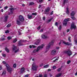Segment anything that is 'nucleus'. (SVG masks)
Returning <instances> with one entry per match:
<instances>
[{
	"label": "nucleus",
	"instance_id": "nucleus-16",
	"mask_svg": "<svg viewBox=\"0 0 77 77\" xmlns=\"http://www.w3.org/2000/svg\"><path fill=\"white\" fill-rule=\"evenodd\" d=\"M5 36L4 35H3L1 37V39L2 40V41H5V40H6V38H5Z\"/></svg>",
	"mask_w": 77,
	"mask_h": 77
},
{
	"label": "nucleus",
	"instance_id": "nucleus-51",
	"mask_svg": "<svg viewBox=\"0 0 77 77\" xmlns=\"http://www.w3.org/2000/svg\"><path fill=\"white\" fill-rule=\"evenodd\" d=\"M29 77V75L28 74L26 75L25 76V77Z\"/></svg>",
	"mask_w": 77,
	"mask_h": 77
},
{
	"label": "nucleus",
	"instance_id": "nucleus-7",
	"mask_svg": "<svg viewBox=\"0 0 77 77\" xmlns=\"http://www.w3.org/2000/svg\"><path fill=\"white\" fill-rule=\"evenodd\" d=\"M27 40H20V41L19 42L18 44L20 46H21V45H22L21 42H26Z\"/></svg>",
	"mask_w": 77,
	"mask_h": 77
},
{
	"label": "nucleus",
	"instance_id": "nucleus-57",
	"mask_svg": "<svg viewBox=\"0 0 77 77\" xmlns=\"http://www.w3.org/2000/svg\"><path fill=\"white\" fill-rule=\"evenodd\" d=\"M43 30H44L43 29H41L40 31V32H43Z\"/></svg>",
	"mask_w": 77,
	"mask_h": 77
},
{
	"label": "nucleus",
	"instance_id": "nucleus-47",
	"mask_svg": "<svg viewBox=\"0 0 77 77\" xmlns=\"http://www.w3.org/2000/svg\"><path fill=\"white\" fill-rule=\"evenodd\" d=\"M43 75H42L40 74L39 75V77H42Z\"/></svg>",
	"mask_w": 77,
	"mask_h": 77
},
{
	"label": "nucleus",
	"instance_id": "nucleus-3",
	"mask_svg": "<svg viewBox=\"0 0 77 77\" xmlns=\"http://www.w3.org/2000/svg\"><path fill=\"white\" fill-rule=\"evenodd\" d=\"M65 53H66V54H67V55L69 56H70L72 54V51H71L70 49L68 51H66Z\"/></svg>",
	"mask_w": 77,
	"mask_h": 77
},
{
	"label": "nucleus",
	"instance_id": "nucleus-50",
	"mask_svg": "<svg viewBox=\"0 0 77 77\" xmlns=\"http://www.w3.org/2000/svg\"><path fill=\"white\" fill-rule=\"evenodd\" d=\"M44 77H47V74L44 75Z\"/></svg>",
	"mask_w": 77,
	"mask_h": 77
},
{
	"label": "nucleus",
	"instance_id": "nucleus-62",
	"mask_svg": "<svg viewBox=\"0 0 77 77\" xmlns=\"http://www.w3.org/2000/svg\"><path fill=\"white\" fill-rule=\"evenodd\" d=\"M32 48H36V46H34V45H32Z\"/></svg>",
	"mask_w": 77,
	"mask_h": 77
},
{
	"label": "nucleus",
	"instance_id": "nucleus-11",
	"mask_svg": "<svg viewBox=\"0 0 77 77\" xmlns=\"http://www.w3.org/2000/svg\"><path fill=\"white\" fill-rule=\"evenodd\" d=\"M41 37L42 39H47V38H48V37H47V36L45 35L44 34H42Z\"/></svg>",
	"mask_w": 77,
	"mask_h": 77
},
{
	"label": "nucleus",
	"instance_id": "nucleus-60",
	"mask_svg": "<svg viewBox=\"0 0 77 77\" xmlns=\"http://www.w3.org/2000/svg\"><path fill=\"white\" fill-rule=\"evenodd\" d=\"M43 0H39V2H41V3H42V1Z\"/></svg>",
	"mask_w": 77,
	"mask_h": 77
},
{
	"label": "nucleus",
	"instance_id": "nucleus-15",
	"mask_svg": "<svg viewBox=\"0 0 77 77\" xmlns=\"http://www.w3.org/2000/svg\"><path fill=\"white\" fill-rule=\"evenodd\" d=\"M51 46L50 45H48L46 47V51H48L49 50V49L50 48Z\"/></svg>",
	"mask_w": 77,
	"mask_h": 77
},
{
	"label": "nucleus",
	"instance_id": "nucleus-13",
	"mask_svg": "<svg viewBox=\"0 0 77 77\" xmlns=\"http://www.w3.org/2000/svg\"><path fill=\"white\" fill-rule=\"evenodd\" d=\"M24 70H25L24 68L22 67L21 68V69L20 70L21 73H23V72H24Z\"/></svg>",
	"mask_w": 77,
	"mask_h": 77
},
{
	"label": "nucleus",
	"instance_id": "nucleus-28",
	"mask_svg": "<svg viewBox=\"0 0 77 77\" xmlns=\"http://www.w3.org/2000/svg\"><path fill=\"white\" fill-rule=\"evenodd\" d=\"M67 24V22L64 21L63 23V26H66Z\"/></svg>",
	"mask_w": 77,
	"mask_h": 77
},
{
	"label": "nucleus",
	"instance_id": "nucleus-45",
	"mask_svg": "<svg viewBox=\"0 0 77 77\" xmlns=\"http://www.w3.org/2000/svg\"><path fill=\"white\" fill-rule=\"evenodd\" d=\"M75 45H77V40H75Z\"/></svg>",
	"mask_w": 77,
	"mask_h": 77
},
{
	"label": "nucleus",
	"instance_id": "nucleus-30",
	"mask_svg": "<svg viewBox=\"0 0 77 77\" xmlns=\"http://www.w3.org/2000/svg\"><path fill=\"white\" fill-rule=\"evenodd\" d=\"M61 75H62V73H59V74H58V75H57L56 76V77H60V76H61Z\"/></svg>",
	"mask_w": 77,
	"mask_h": 77
},
{
	"label": "nucleus",
	"instance_id": "nucleus-29",
	"mask_svg": "<svg viewBox=\"0 0 77 77\" xmlns=\"http://www.w3.org/2000/svg\"><path fill=\"white\" fill-rule=\"evenodd\" d=\"M53 18H52L51 19H49V20H48L47 21V23H49V22H50V21H51V20H52V19H53Z\"/></svg>",
	"mask_w": 77,
	"mask_h": 77
},
{
	"label": "nucleus",
	"instance_id": "nucleus-26",
	"mask_svg": "<svg viewBox=\"0 0 77 77\" xmlns=\"http://www.w3.org/2000/svg\"><path fill=\"white\" fill-rule=\"evenodd\" d=\"M66 13L67 14H69V10L68 9V8H66Z\"/></svg>",
	"mask_w": 77,
	"mask_h": 77
},
{
	"label": "nucleus",
	"instance_id": "nucleus-8",
	"mask_svg": "<svg viewBox=\"0 0 77 77\" xmlns=\"http://www.w3.org/2000/svg\"><path fill=\"white\" fill-rule=\"evenodd\" d=\"M76 29V26L74 25V23L73 22L72 23L71 27V29Z\"/></svg>",
	"mask_w": 77,
	"mask_h": 77
},
{
	"label": "nucleus",
	"instance_id": "nucleus-9",
	"mask_svg": "<svg viewBox=\"0 0 77 77\" xmlns=\"http://www.w3.org/2000/svg\"><path fill=\"white\" fill-rule=\"evenodd\" d=\"M9 9L10 11V12L9 13L8 15H9L11 14H12V13H13V11H14V9L13 8H9Z\"/></svg>",
	"mask_w": 77,
	"mask_h": 77
},
{
	"label": "nucleus",
	"instance_id": "nucleus-5",
	"mask_svg": "<svg viewBox=\"0 0 77 77\" xmlns=\"http://www.w3.org/2000/svg\"><path fill=\"white\" fill-rule=\"evenodd\" d=\"M57 51L56 49H54L51 51V54L53 56H55L56 54Z\"/></svg>",
	"mask_w": 77,
	"mask_h": 77
},
{
	"label": "nucleus",
	"instance_id": "nucleus-23",
	"mask_svg": "<svg viewBox=\"0 0 77 77\" xmlns=\"http://www.w3.org/2000/svg\"><path fill=\"white\" fill-rule=\"evenodd\" d=\"M71 15V16H74V15H75V13H74V11H72Z\"/></svg>",
	"mask_w": 77,
	"mask_h": 77
},
{
	"label": "nucleus",
	"instance_id": "nucleus-40",
	"mask_svg": "<svg viewBox=\"0 0 77 77\" xmlns=\"http://www.w3.org/2000/svg\"><path fill=\"white\" fill-rule=\"evenodd\" d=\"M61 29H62V27H61V25H60L58 28V29L60 30H61Z\"/></svg>",
	"mask_w": 77,
	"mask_h": 77
},
{
	"label": "nucleus",
	"instance_id": "nucleus-24",
	"mask_svg": "<svg viewBox=\"0 0 77 77\" xmlns=\"http://www.w3.org/2000/svg\"><path fill=\"white\" fill-rule=\"evenodd\" d=\"M66 45H72V43H69V42H66Z\"/></svg>",
	"mask_w": 77,
	"mask_h": 77
},
{
	"label": "nucleus",
	"instance_id": "nucleus-54",
	"mask_svg": "<svg viewBox=\"0 0 77 77\" xmlns=\"http://www.w3.org/2000/svg\"><path fill=\"white\" fill-rule=\"evenodd\" d=\"M43 20H45V17H44L43 18Z\"/></svg>",
	"mask_w": 77,
	"mask_h": 77
},
{
	"label": "nucleus",
	"instance_id": "nucleus-18",
	"mask_svg": "<svg viewBox=\"0 0 77 77\" xmlns=\"http://www.w3.org/2000/svg\"><path fill=\"white\" fill-rule=\"evenodd\" d=\"M17 24L18 25H21V23L20 22V21L17 20Z\"/></svg>",
	"mask_w": 77,
	"mask_h": 77
},
{
	"label": "nucleus",
	"instance_id": "nucleus-39",
	"mask_svg": "<svg viewBox=\"0 0 77 77\" xmlns=\"http://www.w3.org/2000/svg\"><path fill=\"white\" fill-rule=\"evenodd\" d=\"M11 25L10 24H8L7 26V27H11Z\"/></svg>",
	"mask_w": 77,
	"mask_h": 77
},
{
	"label": "nucleus",
	"instance_id": "nucleus-46",
	"mask_svg": "<svg viewBox=\"0 0 77 77\" xmlns=\"http://www.w3.org/2000/svg\"><path fill=\"white\" fill-rule=\"evenodd\" d=\"M70 62H71V60L68 61L67 62V64H69V63H70Z\"/></svg>",
	"mask_w": 77,
	"mask_h": 77
},
{
	"label": "nucleus",
	"instance_id": "nucleus-1",
	"mask_svg": "<svg viewBox=\"0 0 77 77\" xmlns=\"http://www.w3.org/2000/svg\"><path fill=\"white\" fill-rule=\"evenodd\" d=\"M45 46V45L44 44H43L42 45L40 46H38L37 48V49H35L33 51V53H36V52H38L40 50H42L44 48V47Z\"/></svg>",
	"mask_w": 77,
	"mask_h": 77
},
{
	"label": "nucleus",
	"instance_id": "nucleus-6",
	"mask_svg": "<svg viewBox=\"0 0 77 77\" xmlns=\"http://www.w3.org/2000/svg\"><path fill=\"white\" fill-rule=\"evenodd\" d=\"M12 49L13 51H15L14 53H17L18 51V49L17 50V47H15L14 45H13Z\"/></svg>",
	"mask_w": 77,
	"mask_h": 77
},
{
	"label": "nucleus",
	"instance_id": "nucleus-52",
	"mask_svg": "<svg viewBox=\"0 0 77 77\" xmlns=\"http://www.w3.org/2000/svg\"><path fill=\"white\" fill-rule=\"evenodd\" d=\"M61 70V68H59L58 69V71H60Z\"/></svg>",
	"mask_w": 77,
	"mask_h": 77
},
{
	"label": "nucleus",
	"instance_id": "nucleus-36",
	"mask_svg": "<svg viewBox=\"0 0 77 77\" xmlns=\"http://www.w3.org/2000/svg\"><path fill=\"white\" fill-rule=\"evenodd\" d=\"M7 38L8 39L10 40V39H12V37L11 36H8L7 37Z\"/></svg>",
	"mask_w": 77,
	"mask_h": 77
},
{
	"label": "nucleus",
	"instance_id": "nucleus-43",
	"mask_svg": "<svg viewBox=\"0 0 77 77\" xmlns=\"http://www.w3.org/2000/svg\"><path fill=\"white\" fill-rule=\"evenodd\" d=\"M5 33H9V30H7L5 32Z\"/></svg>",
	"mask_w": 77,
	"mask_h": 77
},
{
	"label": "nucleus",
	"instance_id": "nucleus-49",
	"mask_svg": "<svg viewBox=\"0 0 77 77\" xmlns=\"http://www.w3.org/2000/svg\"><path fill=\"white\" fill-rule=\"evenodd\" d=\"M58 24L57 23V22H56L55 24V26H57Z\"/></svg>",
	"mask_w": 77,
	"mask_h": 77
},
{
	"label": "nucleus",
	"instance_id": "nucleus-12",
	"mask_svg": "<svg viewBox=\"0 0 77 77\" xmlns=\"http://www.w3.org/2000/svg\"><path fill=\"white\" fill-rule=\"evenodd\" d=\"M40 41L41 40H40V39H37L36 42H35V44L37 45H39V42H40Z\"/></svg>",
	"mask_w": 77,
	"mask_h": 77
},
{
	"label": "nucleus",
	"instance_id": "nucleus-63",
	"mask_svg": "<svg viewBox=\"0 0 77 77\" xmlns=\"http://www.w3.org/2000/svg\"><path fill=\"white\" fill-rule=\"evenodd\" d=\"M43 65V64L42 63L40 65V66H42Z\"/></svg>",
	"mask_w": 77,
	"mask_h": 77
},
{
	"label": "nucleus",
	"instance_id": "nucleus-22",
	"mask_svg": "<svg viewBox=\"0 0 77 77\" xmlns=\"http://www.w3.org/2000/svg\"><path fill=\"white\" fill-rule=\"evenodd\" d=\"M68 3V0H64L63 4L65 5V3Z\"/></svg>",
	"mask_w": 77,
	"mask_h": 77
},
{
	"label": "nucleus",
	"instance_id": "nucleus-32",
	"mask_svg": "<svg viewBox=\"0 0 77 77\" xmlns=\"http://www.w3.org/2000/svg\"><path fill=\"white\" fill-rule=\"evenodd\" d=\"M32 15H35V16H36V15H37V13H32Z\"/></svg>",
	"mask_w": 77,
	"mask_h": 77
},
{
	"label": "nucleus",
	"instance_id": "nucleus-4",
	"mask_svg": "<svg viewBox=\"0 0 77 77\" xmlns=\"http://www.w3.org/2000/svg\"><path fill=\"white\" fill-rule=\"evenodd\" d=\"M19 20L21 22H23L24 21V18L21 15H20L19 17Z\"/></svg>",
	"mask_w": 77,
	"mask_h": 77
},
{
	"label": "nucleus",
	"instance_id": "nucleus-59",
	"mask_svg": "<svg viewBox=\"0 0 77 77\" xmlns=\"http://www.w3.org/2000/svg\"><path fill=\"white\" fill-rule=\"evenodd\" d=\"M49 75L50 77H52V76H53V75H52L51 74H49Z\"/></svg>",
	"mask_w": 77,
	"mask_h": 77
},
{
	"label": "nucleus",
	"instance_id": "nucleus-55",
	"mask_svg": "<svg viewBox=\"0 0 77 77\" xmlns=\"http://www.w3.org/2000/svg\"><path fill=\"white\" fill-rule=\"evenodd\" d=\"M2 56L3 57H5V56H6V54H2Z\"/></svg>",
	"mask_w": 77,
	"mask_h": 77
},
{
	"label": "nucleus",
	"instance_id": "nucleus-2",
	"mask_svg": "<svg viewBox=\"0 0 77 77\" xmlns=\"http://www.w3.org/2000/svg\"><path fill=\"white\" fill-rule=\"evenodd\" d=\"M36 65L35 62H34L33 64L32 65V69L34 71L36 70Z\"/></svg>",
	"mask_w": 77,
	"mask_h": 77
},
{
	"label": "nucleus",
	"instance_id": "nucleus-19",
	"mask_svg": "<svg viewBox=\"0 0 77 77\" xmlns=\"http://www.w3.org/2000/svg\"><path fill=\"white\" fill-rule=\"evenodd\" d=\"M17 41H18L17 38H15V39H14V40L13 41V43H15V42H16Z\"/></svg>",
	"mask_w": 77,
	"mask_h": 77
},
{
	"label": "nucleus",
	"instance_id": "nucleus-35",
	"mask_svg": "<svg viewBox=\"0 0 77 77\" xmlns=\"http://www.w3.org/2000/svg\"><path fill=\"white\" fill-rule=\"evenodd\" d=\"M8 6H6V7H5L4 8V10H6V9H8Z\"/></svg>",
	"mask_w": 77,
	"mask_h": 77
},
{
	"label": "nucleus",
	"instance_id": "nucleus-14",
	"mask_svg": "<svg viewBox=\"0 0 77 77\" xmlns=\"http://www.w3.org/2000/svg\"><path fill=\"white\" fill-rule=\"evenodd\" d=\"M50 8L48 7L45 10V12H49L50 10Z\"/></svg>",
	"mask_w": 77,
	"mask_h": 77
},
{
	"label": "nucleus",
	"instance_id": "nucleus-27",
	"mask_svg": "<svg viewBox=\"0 0 77 77\" xmlns=\"http://www.w3.org/2000/svg\"><path fill=\"white\" fill-rule=\"evenodd\" d=\"M5 50L7 53H9V50L7 48H5Z\"/></svg>",
	"mask_w": 77,
	"mask_h": 77
},
{
	"label": "nucleus",
	"instance_id": "nucleus-10",
	"mask_svg": "<svg viewBox=\"0 0 77 77\" xmlns=\"http://www.w3.org/2000/svg\"><path fill=\"white\" fill-rule=\"evenodd\" d=\"M7 69L8 71L9 72H10V73H11V72H12V68H11V67L7 68Z\"/></svg>",
	"mask_w": 77,
	"mask_h": 77
},
{
	"label": "nucleus",
	"instance_id": "nucleus-38",
	"mask_svg": "<svg viewBox=\"0 0 77 77\" xmlns=\"http://www.w3.org/2000/svg\"><path fill=\"white\" fill-rule=\"evenodd\" d=\"M71 18H72V20H75V18L74 17H71Z\"/></svg>",
	"mask_w": 77,
	"mask_h": 77
},
{
	"label": "nucleus",
	"instance_id": "nucleus-34",
	"mask_svg": "<svg viewBox=\"0 0 77 77\" xmlns=\"http://www.w3.org/2000/svg\"><path fill=\"white\" fill-rule=\"evenodd\" d=\"M68 39L69 40V42H71V37H69L68 38Z\"/></svg>",
	"mask_w": 77,
	"mask_h": 77
},
{
	"label": "nucleus",
	"instance_id": "nucleus-17",
	"mask_svg": "<svg viewBox=\"0 0 77 77\" xmlns=\"http://www.w3.org/2000/svg\"><path fill=\"white\" fill-rule=\"evenodd\" d=\"M9 17L8 16H7L5 17V18L4 21L5 22H6L8 20V18Z\"/></svg>",
	"mask_w": 77,
	"mask_h": 77
},
{
	"label": "nucleus",
	"instance_id": "nucleus-44",
	"mask_svg": "<svg viewBox=\"0 0 77 77\" xmlns=\"http://www.w3.org/2000/svg\"><path fill=\"white\" fill-rule=\"evenodd\" d=\"M6 74V71H4L2 73V74H4V75H5V74Z\"/></svg>",
	"mask_w": 77,
	"mask_h": 77
},
{
	"label": "nucleus",
	"instance_id": "nucleus-42",
	"mask_svg": "<svg viewBox=\"0 0 77 77\" xmlns=\"http://www.w3.org/2000/svg\"><path fill=\"white\" fill-rule=\"evenodd\" d=\"M16 66H17V65L16 64H14L13 65L14 68H16Z\"/></svg>",
	"mask_w": 77,
	"mask_h": 77
},
{
	"label": "nucleus",
	"instance_id": "nucleus-25",
	"mask_svg": "<svg viewBox=\"0 0 77 77\" xmlns=\"http://www.w3.org/2000/svg\"><path fill=\"white\" fill-rule=\"evenodd\" d=\"M69 21V18L66 19L64 20V22H67V21Z\"/></svg>",
	"mask_w": 77,
	"mask_h": 77
},
{
	"label": "nucleus",
	"instance_id": "nucleus-41",
	"mask_svg": "<svg viewBox=\"0 0 77 77\" xmlns=\"http://www.w3.org/2000/svg\"><path fill=\"white\" fill-rule=\"evenodd\" d=\"M58 59H59V57H58L55 60L53 61V62H55V61H56V60H58Z\"/></svg>",
	"mask_w": 77,
	"mask_h": 77
},
{
	"label": "nucleus",
	"instance_id": "nucleus-53",
	"mask_svg": "<svg viewBox=\"0 0 77 77\" xmlns=\"http://www.w3.org/2000/svg\"><path fill=\"white\" fill-rule=\"evenodd\" d=\"M53 11H52V12L51 13V15H53Z\"/></svg>",
	"mask_w": 77,
	"mask_h": 77
},
{
	"label": "nucleus",
	"instance_id": "nucleus-48",
	"mask_svg": "<svg viewBox=\"0 0 77 77\" xmlns=\"http://www.w3.org/2000/svg\"><path fill=\"white\" fill-rule=\"evenodd\" d=\"M53 69H56V67L55 66H54L53 67Z\"/></svg>",
	"mask_w": 77,
	"mask_h": 77
},
{
	"label": "nucleus",
	"instance_id": "nucleus-61",
	"mask_svg": "<svg viewBox=\"0 0 77 77\" xmlns=\"http://www.w3.org/2000/svg\"><path fill=\"white\" fill-rule=\"evenodd\" d=\"M70 29H68L67 30V32H69Z\"/></svg>",
	"mask_w": 77,
	"mask_h": 77
},
{
	"label": "nucleus",
	"instance_id": "nucleus-31",
	"mask_svg": "<svg viewBox=\"0 0 77 77\" xmlns=\"http://www.w3.org/2000/svg\"><path fill=\"white\" fill-rule=\"evenodd\" d=\"M48 66H49V65H46L44 66V68H48Z\"/></svg>",
	"mask_w": 77,
	"mask_h": 77
},
{
	"label": "nucleus",
	"instance_id": "nucleus-21",
	"mask_svg": "<svg viewBox=\"0 0 77 77\" xmlns=\"http://www.w3.org/2000/svg\"><path fill=\"white\" fill-rule=\"evenodd\" d=\"M54 44V42H53V41H52V42L49 43V45H53Z\"/></svg>",
	"mask_w": 77,
	"mask_h": 77
},
{
	"label": "nucleus",
	"instance_id": "nucleus-37",
	"mask_svg": "<svg viewBox=\"0 0 77 77\" xmlns=\"http://www.w3.org/2000/svg\"><path fill=\"white\" fill-rule=\"evenodd\" d=\"M5 66H6L7 68H9V67H10L9 65L8 64H6Z\"/></svg>",
	"mask_w": 77,
	"mask_h": 77
},
{
	"label": "nucleus",
	"instance_id": "nucleus-58",
	"mask_svg": "<svg viewBox=\"0 0 77 77\" xmlns=\"http://www.w3.org/2000/svg\"><path fill=\"white\" fill-rule=\"evenodd\" d=\"M41 29V27H40V26H38L37 28V29H38V30H39V29Z\"/></svg>",
	"mask_w": 77,
	"mask_h": 77
},
{
	"label": "nucleus",
	"instance_id": "nucleus-20",
	"mask_svg": "<svg viewBox=\"0 0 77 77\" xmlns=\"http://www.w3.org/2000/svg\"><path fill=\"white\" fill-rule=\"evenodd\" d=\"M28 19H32V16L29 14L28 15Z\"/></svg>",
	"mask_w": 77,
	"mask_h": 77
},
{
	"label": "nucleus",
	"instance_id": "nucleus-56",
	"mask_svg": "<svg viewBox=\"0 0 77 77\" xmlns=\"http://www.w3.org/2000/svg\"><path fill=\"white\" fill-rule=\"evenodd\" d=\"M3 63H4V64H6V62L5 61H3L2 62Z\"/></svg>",
	"mask_w": 77,
	"mask_h": 77
},
{
	"label": "nucleus",
	"instance_id": "nucleus-64",
	"mask_svg": "<svg viewBox=\"0 0 77 77\" xmlns=\"http://www.w3.org/2000/svg\"><path fill=\"white\" fill-rule=\"evenodd\" d=\"M75 75H77V71H76V73H75Z\"/></svg>",
	"mask_w": 77,
	"mask_h": 77
},
{
	"label": "nucleus",
	"instance_id": "nucleus-33",
	"mask_svg": "<svg viewBox=\"0 0 77 77\" xmlns=\"http://www.w3.org/2000/svg\"><path fill=\"white\" fill-rule=\"evenodd\" d=\"M34 3L33 2H31L29 3V5H34Z\"/></svg>",
	"mask_w": 77,
	"mask_h": 77
}]
</instances>
